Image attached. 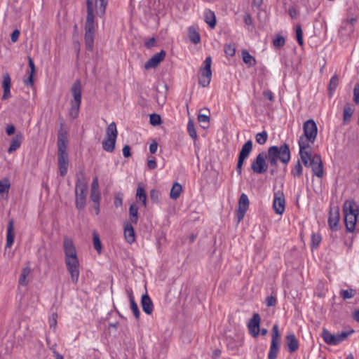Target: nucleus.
<instances>
[{
  "mask_svg": "<svg viewBox=\"0 0 359 359\" xmlns=\"http://www.w3.org/2000/svg\"><path fill=\"white\" fill-rule=\"evenodd\" d=\"M65 262L67 269L71 276L72 281L77 283L79 278V262L76 248L72 238L65 236L63 239Z\"/></svg>",
  "mask_w": 359,
  "mask_h": 359,
  "instance_id": "nucleus-1",
  "label": "nucleus"
},
{
  "mask_svg": "<svg viewBox=\"0 0 359 359\" xmlns=\"http://www.w3.org/2000/svg\"><path fill=\"white\" fill-rule=\"evenodd\" d=\"M266 159L270 165L276 168L278 161L287 165L290 161L291 154L289 146L285 143L280 147L271 146L268 149Z\"/></svg>",
  "mask_w": 359,
  "mask_h": 359,
  "instance_id": "nucleus-2",
  "label": "nucleus"
},
{
  "mask_svg": "<svg viewBox=\"0 0 359 359\" xmlns=\"http://www.w3.org/2000/svg\"><path fill=\"white\" fill-rule=\"evenodd\" d=\"M343 211L346 230L352 233L355 229L359 211L358 205L353 201H346L344 204Z\"/></svg>",
  "mask_w": 359,
  "mask_h": 359,
  "instance_id": "nucleus-3",
  "label": "nucleus"
},
{
  "mask_svg": "<svg viewBox=\"0 0 359 359\" xmlns=\"http://www.w3.org/2000/svg\"><path fill=\"white\" fill-rule=\"evenodd\" d=\"M73 99L70 102L71 107L69 110V116L75 119L79 116L81 103V86L79 81H76L71 88Z\"/></svg>",
  "mask_w": 359,
  "mask_h": 359,
  "instance_id": "nucleus-4",
  "label": "nucleus"
},
{
  "mask_svg": "<svg viewBox=\"0 0 359 359\" xmlns=\"http://www.w3.org/2000/svg\"><path fill=\"white\" fill-rule=\"evenodd\" d=\"M108 0H86L87 16L91 17V21H95V15L102 17L105 13Z\"/></svg>",
  "mask_w": 359,
  "mask_h": 359,
  "instance_id": "nucleus-5",
  "label": "nucleus"
},
{
  "mask_svg": "<svg viewBox=\"0 0 359 359\" xmlns=\"http://www.w3.org/2000/svg\"><path fill=\"white\" fill-rule=\"evenodd\" d=\"M354 332L353 330L346 332H342L340 333H337L336 334H332L329 330L325 328H323L321 333V337L324 341L330 346H337L345 341L348 337L352 334Z\"/></svg>",
  "mask_w": 359,
  "mask_h": 359,
  "instance_id": "nucleus-6",
  "label": "nucleus"
},
{
  "mask_svg": "<svg viewBox=\"0 0 359 359\" xmlns=\"http://www.w3.org/2000/svg\"><path fill=\"white\" fill-rule=\"evenodd\" d=\"M306 167H311L313 174L318 178H322L324 175L323 164L321 157L318 154H310L304 160H302Z\"/></svg>",
  "mask_w": 359,
  "mask_h": 359,
  "instance_id": "nucleus-7",
  "label": "nucleus"
},
{
  "mask_svg": "<svg viewBox=\"0 0 359 359\" xmlns=\"http://www.w3.org/2000/svg\"><path fill=\"white\" fill-rule=\"evenodd\" d=\"M306 167H311L313 174L318 178H322L324 175L323 164L321 157L318 154H310L304 160H302Z\"/></svg>",
  "mask_w": 359,
  "mask_h": 359,
  "instance_id": "nucleus-8",
  "label": "nucleus"
},
{
  "mask_svg": "<svg viewBox=\"0 0 359 359\" xmlns=\"http://www.w3.org/2000/svg\"><path fill=\"white\" fill-rule=\"evenodd\" d=\"M118 135V131L116 123H111L107 128L106 137L102 142V148L107 152H112L115 149L116 140Z\"/></svg>",
  "mask_w": 359,
  "mask_h": 359,
  "instance_id": "nucleus-9",
  "label": "nucleus"
},
{
  "mask_svg": "<svg viewBox=\"0 0 359 359\" xmlns=\"http://www.w3.org/2000/svg\"><path fill=\"white\" fill-rule=\"evenodd\" d=\"M96 24L95 21H91V17H89L86 19L85 22V35H84V41L85 46L87 50H93L94 47V39H95V32L96 30Z\"/></svg>",
  "mask_w": 359,
  "mask_h": 359,
  "instance_id": "nucleus-10",
  "label": "nucleus"
},
{
  "mask_svg": "<svg viewBox=\"0 0 359 359\" xmlns=\"http://www.w3.org/2000/svg\"><path fill=\"white\" fill-rule=\"evenodd\" d=\"M280 334L278 330V324L273 326L272 336L268 359H276L280 348Z\"/></svg>",
  "mask_w": 359,
  "mask_h": 359,
  "instance_id": "nucleus-11",
  "label": "nucleus"
},
{
  "mask_svg": "<svg viewBox=\"0 0 359 359\" xmlns=\"http://www.w3.org/2000/svg\"><path fill=\"white\" fill-rule=\"evenodd\" d=\"M87 190V184L86 182L82 181L78 178L76 183L75 194H76V205L78 209H83L86 205V191Z\"/></svg>",
  "mask_w": 359,
  "mask_h": 359,
  "instance_id": "nucleus-12",
  "label": "nucleus"
},
{
  "mask_svg": "<svg viewBox=\"0 0 359 359\" xmlns=\"http://www.w3.org/2000/svg\"><path fill=\"white\" fill-rule=\"evenodd\" d=\"M211 64L212 58L210 56H208L204 60L203 67L201 69L199 84L203 87L208 86L210 83L212 78Z\"/></svg>",
  "mask_w": 359,
  "mask_h": 359,
  "instance_id": "nucleus-13",
  "label": "nucleus"
},
{
  "mask_svg": "<svg viewBox=\"0 0 359 359\" xmlns=\"http://www.w3.org/2000/svg\"><path fill=\"white\" fill-rule=\"evenodd\" d=\"M314 142V140L309 139L304 135H302L299 137L298 144L299 147V156L301 160H306L309 157V155L313 154L311 144H313Z\"/></svg>",
  "mask_w": 359,
  "mask_h": 359,
  "instance_id": "nucleus-14",
  "label": "nucleus"
},
{
  "mask_svg": "<svg viewBox=\"0 0 359 359\" xmlns=\"http://www.w3.org/2000/svg\"><path fill=\"white\" fill-rule=\"evenodd\" d=\"M267 156L264 152L259 154L255 159L252 162L251 169L256 174L264 173L268 168V165L266 162Z\"/></svg>",
  "mask_w": 359,
  "mask_h": 359,
  "instance_id": "nucleus-15",
  "label": "nucleus"
},
{
  "mask_svg": "<svg viewBox=\"0 0 359 359\" xmlns=\"http://www.w3.org/2000/svg\"><path fill=\"white\" fill-rule=\"evenodd\" d=\"M285 201L284 194L278 191L274 193L273 208L275 212L278 215H282L285 211Z\"/></svg>",
  "mask_w": 359,
  "mask_h": 359,
  "instance_id": "nucleus-16",
  "label": "nucleus"
},
{
  "mask_svg": "<svg viewBox=\"0 0 359 359\" xmlns=\"http://www.w3.org/2000/svg\"><path fill=\"white\" fill-rule=\"evenodd\" d=\"M304 133L302 135L308 137L309 139L316 140L318 128L316 122L313 119H309L304 122L303 125Z\"/></svg>",
  "mask_w": 359,
  "mask_h": 359,
  "instance_id": "nucleus-17",
  "label": "nucleus"
},
{
  "mask_svg": "<svg viewBox=\"0 0 359 359\" xmlns=\"http://www.w3.org/2000/svg\"><path fill=\"white\" fill-rule=\"evenodd\" d=\"M249 199L245 194H242L238 201V208L236 212L238 222H241L247 212L249 207Z\"/></svg>",
  "mask_w": 359,
  "mask_h": 359,
  "instance_id": "nucleus-18",
  "label": "nucleus"
},
{
  "mask_svg": "<svg viewBox=\"0 0 359 359\" xmlns=\"http://www.w3.org/2000/svg\"><path fill=\"white\" fill-rule=\"evenodd\" d=\"M261 322V318L258 313H255L252 316V318L250 319V322L248 323V327L250 334L256 337L258 336L260 330H259V325Z\"/></svg>",
  "mask_w": 359,
  "mask_h": 359,
  "instance_id": "nucleus-19",
  "label": "nucleus"
},
{
  "mask_svg": "<svg viewBox=\"0 0 359 359\" xmlns=\"http://www.w3.org/2000/svg\"><path fill=\"white\" fill-rule=\"evenodd\" d=\"M67 142L68 139L67 133H59L57 136L58 156H68L67 152Z\"/></svg>",
  "mask_w": 359,
  "mask_h": 359,
  "instance_id": "nucleus-20",
  "label": "nucleus"
},
{
  "mask_svg": "<svg viewBox=\"0 0 359 359\" xmlns=\"http://www.w3.org/2000/svg\"><path fill=\"white\" fill-rule=\"evenodd\" d=\"M339 222V209L332 208L330 211L328 218V224L332 231H337Z\"/></svg>",
  "mask_w": 359,
  "mask_h": 359,
  "instance_id": "nucleus-21",
  "label": "nucleus"
},
{
  "mask_svg": "<svg viewBox=\"0 0 359 359\" xmlns=\"http://www.w3.org/2000/svg\"><path fill=\"white\" fill-rule=\"evenodd\" d=\"M132 224H133L129 222H125L123 223L124 237L126 242L130 244L135 241V233Z\"/></svg>",
  "mask_w": 359,
  "mask_h": 359,
  "instance_id": "nucleus-22",
  "label": "nucleus"
},
{
  "mask_svg": "<svg viewBox=\"0 0 359 359\" xmlns=\"http://www.w3.org/2000/svg\"><path fill=\"white\" fill-rule=\"evenodd\" d=\"M165 56V53L164 50H161L160 53L155 54L145 63V69H149L157 67L158 65L163 60Z\"/></svg>",
  "mask_w": 359,
  "mask_h": 359,
  "instance_id": "nucleus-23",
  "label": "nucleus"
},
{
  "mask_svg": "<svg viewBox=\"0 0 359 359\" xmlns=\"http://www.w3.org/2000/svg\"><path fill=\"white\" fill-rule=\"evenodd\" d=\"M15 229H14V221L13 219L9 220L7 226L6 231V248H10L13 243L15 239Z\"/></svg>",
  "mask_w": 359,
  "mask_h": 359,
  "instance_id": "nucleus-24",
  "label": "nucleus"
},
{
  "mask_svg": "<svg viewBox=\"0 0 359 359\" xmlns=\"http://www.w3.org/2000/svg\"><path fill=\"white\" fill-rule=\"evenodd\" d=\"M286 345L290 353H293L299 348V342L294 334L286 336Z\"/></svg>",
  "mask_w": 359,
  "mask_h": 359,
  "instance_id": "nucleus-25",
  "label": "nucleus"
},
{
  "mask_svg": "<svg viewBox=\"0 0 359 359\" xmlns=\"http://www.w3.org/2000/svg\"><path fill=\"white\" fill-rule=\"evenodd\" d=\"M252 150V140H248L242 147L238 155V159L245 161Z\"/></svg>",
  "mask_w": 359,
  "mask_h": 359,
  "instance_id": "nucleus-26",
  "label": "nucleus"
},
{
  "mask_svg": "<svg viewBox=\"0 0 359 359\" xmlns=\"http://www.w3.org/2000/svg\"><path fill=\"white\" fill-rule=\"evenodd\" d=\"M142 310L147 314H151L153 311V303L151 298L146 294L142 295L141 300Z\"/></svg>",
  "mask_w": 359,
  "mask_h": 359,
  "instance_id": "nucleus-27",
  "label": "nucleus"
},
{
  "mask_svg": "<svg viewBox=\"0 0 359 359\" xmlns=\"http://www.w3.org/2000/svg\"><path fill=\"white\" fill-rule=\"evenodd\" d=\"M204 18L205 22L209 25L211 29L215 28L216 25V18L215 13L210 9L204 11Z\"/></svg>",
  "mask_w": 359,
  "mask_h": 359,
  "instance_id": "nucleus-28",
  "label": "nucleus"
},
{
  "mask_svg": "<svg viewBox=\"0 0 359 359\" xmlns=\"http://www.w3.org/2000/svg\"><path fill=\"white\" fill-rule=\"evenodd\" d=\"M58 166L60 174L65 176L67 172L68 156H58Z\"/></svg>",
  "mask_w": 359,
  "mask_h": 359,
  "instance_id": "nucleus-29",
  "label": "nucleus"
},
{
  "mask_svg": "<svg viewBox=\"0 0 359 359\" xmlns=\"http://www.w3.org/2000/svg\"><path fill=\"white\" fill-rule=\"evenodd\" d=\"M130 223L137 224L138 222V207L137 204L133 203L129 208Z\"/></svg>",
  "mask_w": 359,
  "mask_h": 359,
  "instance_id": "nucleus-30",
  "label": "nucleus"
},
{
  "mask_svg": "<svg viewBox=\"0 0 359 359\" xmlns=\"http://www.w3.org/2000/svg\"><path fill=\"white\" fill-rule=\"evenodd\" d=\"M128 297H129V300H130V309H131L133 315L135 316V318L139 319L140 311H139L137 304L135 302L133 292L131 290H129V291H128Z\"/></svg>",
  "mask_w": 359,
  "mask_h": 359,
  "instance_id": "nucleus-31",
  "label": "nucleus"
},
{
  "mask_svg": "<svg viewBox=\"0 0 359 359\" xmlns=\"http://www.w3.org/2000/svg\"><path fill=\"white\" fill-rule=\"evenodd\" d=\"M188 35L189 39L193 43L197 44L201 41L200 34L195 27H190L189 28Z\"/></svg>",
  "mask_w": 359,
  "mask_h": 359,
  "instance_id": "nucleus-32",
  "label": "nucleus"
},
{
  "mask_svg": "<svg viewBox=\"0 0 359 359\" xmlns=\"http://www.w3.org/2000/svg\"><path fill=\"white\" fill-rule=\"evenodd\" d=\"M31 268L29 266H26L22 269L21 274L19 278V283L21 285H27L29 283L28 276L31 273Z\"/></svg>",
  "mask_w": 359,
  "mask_h": 359,
  "instance_id": "nucleus-33",
  "label": "nucleus"
},
{
  "mask_svg": "<svg viewBox=\"0 0 359 359\" xmlns=\"http://www.w3.org/2000/svg\"><path fill=\"white\" fill-rule=\"evenodd\" d=\"M354 109L352 108L350 104H346L344 108V113H343V123L344 124H348L350 121L351 118L352 116V114H353Z\"/></svg>",
  "mask_w": 359,
  "mask_h": 359,
  "instance_id": "nucleus-34",
  "label": "nucleus"
},
{
  "mask_svg": "<svg viewBox=\"0 0 359 359\" xmlns=\"http://www.w3.org/2000/svg\"><path fill=\"white\" fill-rule=\"evenodd\" d=\"M136 197L142 202V205L147 207V194L144 187L141 185H138L136 191Z\"/></svg>",
  "mask_w": 359,
  "mask_h": 359,
  "instance_id": "nucleus-35",
  "label": "nucleus"
},
{
  "mask_svg": "<svg viewBox=\"0 0 359 359\" xmlns=\"http://www.w3.org/2000/svg\"><path fill=\"white\" fill-rule=\"evenodd\" d=\"M182 191V185L179 183L176 182L172 187V189H171L170 193V197L172 199L176 200L180 197Z\"/></svg>",
  "mask_w": 359,
  "mask_h": 359,
  "instance_id": "nucleus-36",
  "label": "nucleus"
},
{
  "mask_svg": "<svg viewBox=\"0 0 359 359\" xmlns=\"http://www.w3.org/2000/svg\"><path fill=\"white\" fill-rule=\"evenodd\" d=\"M303 173V167L299 161H298L291 169V175L294 178L300 177Z\"/></svg>",
  "mask_w": 359,
  "mask_h": 359,
  "instance_id": "nucleus-37",
  "label": "nucleus"
},
{
  "mask_svg": "<svg viewBox=\"0 0 359 359\" xmlns=\"http://www.w3.org/2000/svg\"><path fill=\"white\" fill-rule=\"evenodd\" d=\"M10 187L11 184L8 179L0 180V197H4L8 194Z\"/></svg>",
  "mask_w": 359,
  "mask_h": 359,
  "instance_id": "nucleus-38",
  "label": "nucleus"
},
{
  "mask_svg": "<svg viewBox=\"0 0 359 359\" xmlns=\"http://www.w3.org/2000/svg\"><path fill=\"white\" fill-rule=\"evenodd\" d=\"M21 145V136L17 135L11 140V145L8 149L9 154L13 153L20 148Z\"/></svg>",
  "mask_w": 359,
  "mask_h": 359,
  "instance_id": "nucleus-39",
  "label": "nucleus"
},
{
  "mask_svg": "<svg viewBox=\"0 0 359 359\" xmlns=\"http://www.w3.org/2000/svg\"><path fill=\"white\" fill-rule=\"evenodd\" d=\"M29 67L30 68L31 72L29 78L25 81L26 86H32L34 84L33 81V74L35 72L34 63L31 57H29Z\"/></svg>",
  "mask_w": 359,
  "mask_h": 359,
  "instance_id": "nucleus-40",
  "label": "nucleus"
},
{
  "mask_svg": "<svg viewBox=\"0 0 359 359\" xmlns=\"http://www.w3.org/2000/svg\"><path fill=\"white\" fill-rule=\"evenodd\" d=\"M338 82H339L338 76L334 75L331 78L330 83H329V86H328V90H329V93H330V96H332L333 95V93H334V91L338 86Z\"/></svg>",
  "mask_w": 359,
  "mask_h": 359,
  "instance_id": "nucleus-41",
  "label": "nucleus"
},
{
  "mask_svg": "<svg viewBox=\"0 0 359 359\" xmlns=\"http://www.w3.org/2000/svg\"><path fill=\"white\" fill-rule=\"evenodd\" d=\"M356 294V290L353 288L348 290H341L339 292L340 297L344 299H348L353 298Z\"/></svg>",
  "mask_w": 359,
  "mask_h": 359,
  "instance_id": "nucleus-42",
  "label": "nucleus"
},
{
  "mask_svg": "<svg viewBox=\"0 0 359 359\" xmlns=\"http://www.w3.org/2000/svg\"><path fill=\"white\" fill-rule=\"evenodd\" d=\"M93 241L94 248L99 254H100L102 252V244L100 242V236L95 231L93 232Z\"/></svg>",
  "mask_w": 359,
  "mask_h": 359,
  "instance_id": "nucleus-43",
  "label": "nucleus"
},
{
  "mask_svg": "<svg viewBox=\"0 0 359 359\" xmlns=\"http://www.w3.org/2000/svg\"><path fill=\"white\" fill-rule=\"evenodd\" d=\"M242 57L243 62L249 66H253L255 65V59L247 50L242 52Z\"/></svg>",
  "mask_w": 359,
  "mask_h": 359,
  "instance_id": "nucleus-44",
  "label": "nucleus"
},
{
  "mask_svg": "<svg viewBox=\"0 0 359 359\" xmlns=\"http://www.w3.org/2000/svg\"><path fill=\"white\" fill-rule=\"evenodd\" d=\"M187 131L192 139L196 140L197 138V133L195 128L194 123L191 119L189 120L187 123Z\"/></svg>",
  "mask_w": 359,
  "mask_h": 359,
  "instance_id": "nucleus-45",
  "label": "nucleus"
},
{
  "mask_svg": "<svg viewBox=\"0 0 359 359\" xmlns=\"http://www.w3.org/2000/svg\"><path fill=\"white\" fill-rule=\"evenodd\" d=\"M267 139H268V134H267L266 131H265V130L257 133L255 136L256 142L259 144H261V145L264 144L266 143V142L267 141Z\"/></svg>",
  "mask_w": 359,
  "mask_h": 359,
  "instance_id": "nucleus-46",
  "label": "nucleus"
},
{
  "mask_svg": "<svg viewBox=\"0 0 359 359\" xmlns=\"http://www.w3.org/2000/svg\"><path fill=\"white\" fill-rule=\"evenodd\" d=\"M285 43V39L280 35H278L273 41V44L276 49H280L284 46Z\"/></svg>",
  "mask_w": 359,
  "mask_h": 359,
  "instance_id": "nucleus-47",
  "label": "nucleus"
},
{
  "mask_svg": "<svg viewBox=\"0 0 359 359\" xmlns=\"http://www.w3.org/2000/svg\"><path fill=\"white\" fill-rule=\"evenodd\" d=\"M321 236L318 233H313L311 235V248L316 249L321 242Z\"/></svg>",
  "mask_w": 359,
  "mask_h": 359,
  "instance_id": "nucleus-48",
  "label": "nucleus"
},
{
  "mask_svg": "<svg viewBox=\"0 0 359 359\" xmlns=\"http://www.w3.org/2000/svg\"><path fill=\"white\" fill-rule=\"evenodd\" d=\"M11 79L8 73H5L3 75L2 87L3 89H11Z\"/></svg>",
  "mask_w": 359,
  "mask_h": 359,
  "instance_id": "nucleus-49",
  "label": "nucleus"
},
{
  "mask_svg": "<svg viewBox=\"0 0 359 359\" xmlns=\"http://www.w3.org/2000/svg\"><path fill=\"white\" fill-rule=\"evenodd\" d=\"M295 31H296L297 41L300 46H302L304 44V41H303V32H302L301 26L297 25Z\"/></svg>",
  "mask_w": 359,
  "mask_h": 359,
  "instance_id": "nucleus-50",
  "label": "nucleus"
},
{
  "mask_svg": "<svg viewBox=\"0 0 359 359\" xmlns=\"http://www.w3.org/2000/svg\"><path fill=\"white\" fill-rule=\"evenodd\" d=\"M149 122L152 126H158L161 122V116L156 114H152L149 116Z\"/></svg>",
  "mask_w": 359,
  "mask_h": 359,
  "instance_id": "nucleus-51",
  "label": "nucleus"
},
{
  "mask_svg": "<svg viewBox=\"0 0 359 359\" xmlns=\"http://www.w3.org/2000/svg\"><path fill=\"white\" fill-rule=\"evenodd\" d=\"M123 194L121 192L116 193L114 196V203L116 208L121 207L123 205Z\"/></svg>",
  "mask_w": 359,
  "mask_h": 359,
  "instance_id": "nucleus-52",
  "label": "nucleus"
},
{
  "mask_svg": "<svg viewBox=\"0 0 359 359\" xmlns=\"http://www.w3.org/2000/svg\"><path fill=\"white\" fill-rule=\"evenodd\" d=\"M90 200L95 203H100V191H90Z\"/></svg>",
  "mask_w": 359,
  "mask_h": 359,
  "instance_id": "nucleus-53",
  "label": "nucleus"
},
{
  "mask_svg": "<svg viewBox=\"0 0 359 359\" xmlns=\"http://www.w3.org/2000/svg\"><path fill=\"white\" fill-rule=\"evenodd\" d=\"M57 317V316L56 313H53L48 320L49 326L50 328H53V330H55L56 328Z\"/></svg>",
  "mask_w": 359,
  "mask_h": 359,
  "instance_id": "nucleus-54",
  "label": "nucleus"
},
{
  "mask_svg": "<svg viewBox=\"0 0 359 359\" xmlns=\"http://www.w3.org/2000/svg\"><path fill=\"white\" fill-rule=\"evenodd\" d=\"M353 101L356 103H359V84L357 83L354 86L353 89Z\"/></svg>",
  "mask_w": 359,
  "mask_h": 359,
  "instance_id": "nucleus-55",
  "label": "nucleus"
},
{
  "mask_svg": "<svg viewBox=\"0 0 359 359\" xmlns=\"http://www.w3.org/2000/svg\"><path fill=\"white\" fill-rule=\"evenodd\" d=\"M198 121L200 123H206L208 125L210 121L209 115L200 114L198 116Z\"/></svg>",
  "mask_w": 359,
  "mask_h": 359,
  "instance_id": "nucleus-56",
  "label": "nucleus"
},
{
  "mask_svg": "<svg viewBox=\"0 0 359 359\" xmlns=\"http://www.w3.org/2000/svg\"><path fill=\"white\" fill-rule=\"evenodd\" d=\"M276 298L273 296L267 297L266 299V304L267 306H274L276 304Z\"/></svg>",
  "mask_w": 359,
  "mask_h": 359,
  "instance_id": "nucleus-57",
  "label": "nucleus"
},
{
  "mask_svg": "<svg viewBox=\"0 0 359 359\" xmlns=\"http://www.w3.org/2000/svg\"><path fill=\"white\" fill-rule=\"evenodd\" d=\"M356 20L355 18H351L350 20L346 21L344 22V25L349 29L350 32H352L353 31V25L355 24Z\"/></svg>",
  "mask_w": 359,
  "mask_h": 359,
  "instance_id": "nucleus-58",
  "label": "nucleus"
},
{
  "mask_svg": "<svg viewBox=\"0 0 359 359\" xmlns=\"http://www.w3.org/2000/svg\"><path fill=\"white\" fill-rule=\"evenodd\" d=\"M224 51L226 55L233 56L235 54L236 50L233 46L229 45L225 47Z\"/></svg>",
  "mask_w": 359,
  "mask_h": 359,
  "instance_id": "nucleus-59",
  "label": "nucleus"
},
{
  "mask_svg": "<svg viewBox=\"0 0 359 359\" xmlns=\"http://www.w3.org/2000/svg\"><path fill=\"white\" fill-rule=\"evenodd\" d=\"M90 191H100L98 179L97 177H95L92 182Z\"/></svg>",
  "mask_w": 359,
  "mask_h": 359,
  "instance_id": "nucleus-60",
  "label": "nucleus"
},
{
  "mask_svg": "<svg viewBox=\"0 0 359 359\" xmlns=\"http://www.w3.org/2000/svg\"><path fill=\"white\" fill-rule=\"evenodd\" d=\"M158 197H159V193L158 191H156L155 189H152L150 191V198L153 201L157 202L158 201Z\"/></svg>",
  "mask_w": 359,
  "mask_h": 359,
  "instance_id": "nucleus-61",
  "label": "nucleus"
},
{
  "mask_svg": "<svg viewBox=\"0 0 359 359\" xmlns=\"http://www.w3.org/2000/svg\"><path fill=\"white\" fill-rule=\"evenodd\" d=\"M20 31L18 29H15L11 35V39L13 42H16L19 38L20 36Z\"/></svg>",
  "mask_w": 359,
  "mask_h": 359,
  "instance_id": "nucleus-62",
  "label": "nucleus"
},
{
  "mask_svg": "<svg viewBox=\"0 0 359 359\" xmlns=\"http://www.w3.org/2000/svg\"><path fill=\"white\" fill-rule=\"evenodd\" d=\"M123 155L126 158L130 156V148L128 145H125L123 148Z\"/></svg>",
  "mask_w": 359,
  "mask_h": 359,
  "instance_id": "nucleus-63",
  "label": "nucleus"
},
{
  "mask_svg": "<svg viewBox=\"0 0 359 359\" xmlns=\"http://www.w3.org/2000/svg\"><path fill=\"white\" fill-rule=\"evenodd\" d=\"M263 95L266 99L269 100L270 101H273V93L271 90L264 91Z\"/></svg>",
  "mask_w": 359,
  "mask_h": 359,
  "instance_id": "nucleus-64",
  "label": "nucleus"
}]
</instances>
